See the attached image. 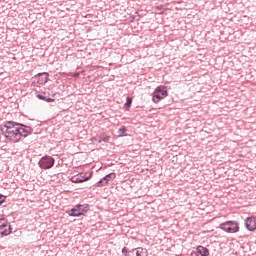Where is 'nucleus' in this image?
I'll list each match as a JSON object with an SVG mask.
<instances>
[{"mask_svg": "<svg viewBox=\"0 0 256 256\" xmlns=\"http://www.w3.org/2000/svg\"><path fill=\"white\" fill-rule=\"evenodd\" d=\"M0 131L11 143H19L20 139L29 137L33 133V128L14 121H6L0 125Z\"/></svg>", "mask_w": 256, "mask_h": 256, "instance_id": "obj_1", "label": "nucleus"}, {"mask_svg": "<svg viewBox=\"0 0 256 256\" xmlns=\"http://www.w3.org/2000/svg\"><path fill=\"white\" fill-rule=\"evenodd\" d=\"M169 92H167V86L160 85L155 88L153 94H152V101L153 103H159L162 101V99H165V97H168Z\"/></svg>", "mask_w": 256, "mask_h": 256, "instance_id": "obj_2", "label": "nucleus"}, {"mask_svg": "<svg viewBox=\"0 0 256 256\" xmlns=\"http://www.w3.org/2000/svg\"><path fill=\"white\" fill-rule=\"evenodd\" d=\"M89 211V204H77L74 208H72L69 212L70 217H81V215H85Z\"/></svg>", "mask_w": 256, "mask_h": 256, "instance_id": "obj_3", "label": "nucleus"}, {"mask_svg": "<svg viewBox=\"0 0 256 256\" xmlns=\"http://www.w3.org/2000/svg\"><path fill=\"white\" fill-rule=\"evenodd\" d=\"M220 229L226 233H239V223L235 221H227L220 224Z\"/></svg>", "mask_w": 256, "mask_h": 256, "instance_id": "obj_4", "label": "nucleus"}, {"mask_svg": "<svg viewBox=\"0 0 256 256\" xmlns=\"http://www.w3.org/2000/svg\"><path fill=\"white\" fill-rule=\"evenodd\" d=\"M53 165H55V158L48 155L43 156L38 162V166L40 167V169L44 170L51 169Z\"/></svg>", "mask_w": 256, "mask_h": 256, "instance_id": "obj_5", "label": "nucleus"}, {"mask_svg": "<svg viewBox=\"0 0 256 256\" xmlns=\"http://www.w3.org/2000/svg\"><path fill=\"white\" fill-rule=\"evenodd\" d=\"M116 178H117V174L115 172L107 174L95 184V187H107V185H109V182L114 181V179Z\"/></svg>", "mask_w": 256, "mask_h": 256, "instance_id": "obj_6", "label": "nucleus"}, {"mask_svg": "<svg viewBox=\"0 0 256 256\" xmlns=\"http://www.w3.org/2000/svg\"><path fill=\"white\" fill-rule=\"evenodd\" d=\"M91 177H93V172L80 173L72 177V183H84V181H89Z\"/></svg>", "mask_w": 256, "mask_h": 256, "instance_id": "obj_7", "label": "nucleus"}, {"mask_svg": "<svg viewBox=\"0 0 256 256\" xmlns=\"http://www.w3.org/2000/svg\"><path fill=\"white\" fill-rule=\"evenodd\" d=\"M244 225L247 229V231H256V217L255 216H250L247 217L244 221Z\"/></svg>", "mask_w": 256, "mask_h": 256, "instance_id": "obj_8", "label": "nucleus"}, {"mask_svg": "<svg viewBox=\"0 0 256 256\" xmlns=\"http://www.w3.org/2000/svg\"><path fill=\"white\" fill-rule=\"evenodd\" d=\"M191 256H209L210 252L207 247H204L202 245H199L195 248V251H192Z\"/></svg>", "mask_w": 256, "mask_h": 256, "instance_id": "obj_9", "label": "nucleus"}, {"mask_svg": "<svg viewBox=\"0 0 256 256\" xmlns=\"http://www.w3.org/2000/svg\"><path fill=\"white\" fill-rule=\"evenodd\" d=\"M35 79L37 80L38 85H45L47 81H49V73L44 72V73H38L35 76Z\"/></svg>", "mask_w": 256, "mask_h": 256, "instance_id": "obj_10", "label": "nucleus"}, {"mask_svg": "<svg viewBox=\"0 0 256 256\" xmlns=\"http://www.w3.org/2000/svg\"><path fill=\"white\" fill-rule=\"evenodd\" d=\"M129 256H147V249L141 247L130 250Z\"/></svg>", "mask_w": 256, "mask_h": 256, "instance_id": "obj_11", "label": "nucleus"}, {"mask_svg": "<svg viewBox=\"0 0 256 256\" xmlns=\"http://www.w3.org/2000/svg\"><path fill=\"white\" fill-rule=\"evenodd\" d=\"M0 235H11V225L9 223H5L3 228H0Z\"/></svg>", "mask_w": 256, "mask_h": 256, "instance_id": "obj_12", "label": "nucleus"}, {"mask_svg": "<svg viewBox=\"0 0 256 256\" xmlns=\"http://www.w3.org/2000/svg\"><path fill=\"white\" fill-rule=\"evenodd\" d=\"M126 133H127V128L125 126H122L118 130L119 137H125Z\"/></svg>", "mask_w": 256, "mask_h": 256, "instance_id": "obj_13", "label": "nucleus"}, {"mask_svg": "<svg viewBox=\"0 0 256 256\" xmlns=\"http://www.w3.org/2000/svg\"><path fill=\"white\" fill-rule=\"evenodd\" d=\"M132 104H133V98L127 97V98H126V103L124 104V106H125L127 109H129Z\"/></svg>", "mask_w": 256, "mask_h": 256, "instance_id": "obj_14", "label": "nucleus"}, {"mask_svg": "<svg viewBox=\"0 0 256 256\" xmlns=\"http://www.w3.org/2000/svg\"><path fill=\"white\" fill-rule=\"evenodd\" d=\"M129 253H131V250H129L127 247L122 249V255L129 256Z\"/></svg>", "mask_w": 256, "mask_h": 256, "instance_id": "obj_15", "label": "nucleus"}, {"mask_svg": "<svg viewBox=\"0 0 256 256\" xmlns=\"http://www.w3.org/2000/svg\"><path fill=\"white\" fill-rule=\"evenodd\" d=\"M6 223H7V220L0 216V229L3 228Z\"/></svg>", "mask_w": 256, "mask_h": 256, "instance_id": "obj_16", "label": "nucleus"}, {"mask_svg": "<svg viewBox=\"0 0 256 256\" xmlns=\"http://www.w3.org/2000/svg\"><path fill=\"white\" fill-rule=\"evenodd\" d=\"M67 75H68V77H79V72H74V73L70 72Z\"/></svg>", "mask_w": 256, "mask_h": 256, "instance_id": "obj_17", "label": "nucleus"}, {"mask_svg": "<svg viewBox=\"0 0 256 256\" xmlns=\"http://www.w3.org/2000/svg\"><path fill=\"white\" fill-rule=\"evenodd\" d=\"M5 203V196L0 194V207Z\"/></svg>", "mask_w": 256, "mask_h": 256, "instance_id": "obj_18", "label": "nucleus"}, {"mask_svg": "<svg viewBox=\"0 0 256 256\" xmlns=\"http://www.w3.org/2000/svg\"><path fill=\"white\" fill-rule=\"evenodd\" d=\"M37 98L40 99L41 101L47 100V97H45V96H43V95H41V94H38V95H37Z\"/></svg>", "mask_w": 256, "mask_h": 256, "instance_id": "obj_19", "label": "nucleus"}, {"mask_svg": "<svg viewBox=\"0 0 256 256\" xmlns=\"http://www.w3.org/2000/svg\"><path fill=\"white\" fill-rule=\"evenodd\" d=\"M111 139V136H106L102 139L104 143H108V141Z\"/></svg>", "mask_w": 256, "mask_h": 256, "instance_id": "obj_20", "label": "nucleus"}, {"mask_svg": "<svg viewBox=\"0 0 256 256\" xmlns=\"http://www.w3.org/2000/svg\"><path fill=\"white\" fill-rule=\"evenodd\" d=\"M44 101H46V103H53V101H55V99H53V98H46V100H44Z\"/></svg>", "mask_w": 256, "mask_h": 256, "instance_id": "obj_21", "label": "nucleus"}]
</instances>
